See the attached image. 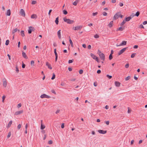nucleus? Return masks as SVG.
<instances>
[{"label": "nucleus", "mask_w": 147, "mask_h": 147, "mask_svg": "<svg viewBox=\"0 0 147 147\" xmlns=\"http://www.w3.org/2000/svg\"><path fill=\"white\" fill-rule=\"evenodd\" d=\"M64 22H66L67 23L69 24H72L74 23V21L71 20L69 19H67L66 18H63Z\"/></svg>", "instance_id": "nucleus-1"}, {"label": "nucleus", "mask_w": 147, "mask_h": 147, "mask_svg": "<svg viewBox=\"0 0 147 147\" xmlns=\"http://www.w3.org/2000/svg\"><path fill=\"white\" fill-rule=\"evenodd\" d=\"M98 53L99 54L101 59L104 61L105 59V56L104 54L99 50L98 51Z\"/></svg>", "instance_id": "nucleus-2"}, {"label": "nucleus", "mask_w": 147, "mask_h": 147, "mask_svg": "<svg viewBox=\"0 0 147 147\" xmlns=\"http://www.w3.org/2000/svg\"><path fill=\"white\" fill-rule=\"evenodd\" d=\"M82 26H78L75 27H73V29L75 30H81L82 28Z\"/></svg>", "instance_id": "nucleus-3"}, {"label": "nucleus", "mask_w": 147, "mask_h": 147, "mask_svg": "<svg viewBox=\"0 0 147 147\" xmlns=\"http://www.w3.org/2000/svg\"><path fill=\"white\" fill-rule=\"evenodd\" d=\"M127 48V47L124 48L120 51L118 53V55H119L123 53L126 50Z\"/></svg>", "instance_id": "nucleus-4"}, {"label": "nucleus", "mask_w": 147, "mask_h": 147, "mask_svg": "<svg viewBox=\"0 0 147 147\" xmlns=\"http://www.w3.org/2000/svg\"><path fill=\"white\" fill-rule=\"evenodd\" d=\"M120 15V12H118L116 13L114 16L113 17V20H116L119 17V16Z\"/></svg>", "instance_id": "nucleus-5"}, {"label": "nucleus", "mask_w": 147, "mask_h": 147, "mask_svg": "<svg viewBox=\"0 0 147 147\" xmlns=\"http://www.w3.org/2000/svg\"><path fill=\"white\" fill-rule=\"evenodd\" d=\"M20 15L23 17H25V11L23 9H21L20 10Z\"/></svg>", "instance_id": "nucleus-6"}, {"label": "nucleus", "mask_w": 147, "mask_h": 147, "mask_svg": "<svg viewBox=\"0 0 147 147\" xmlns=\"http://www.w3.org/2000/svg\"><path fill=\"white\" fill-rule=\"evenodd\" d=\"M33 29H34V28L32 26H30L29 27V29L28 30V33L29 34H31L32 32V31H33Z\"/></svg>", "instance_id": "nucleus-7"}, {"label": "nucleus", "mask_w": 147, "mask_h": 147, "mask_svg": "<svg viewBox=\"0 0 147 147\" xmlns=\"http://www.w3.org/2000/svg\"><path fill=\"white\" fill-rule=\"evenodd\" d=\"M98 132L100 134H105L107 133V130H99Z\"/></svg>", "instance_id": "nucleus-8"}, {"label": "nucleus", "mask_w": 147, "mask_h": 147, "mask_svg": "<svg viewBox=\"0 0 147 147\" xmlns=\"http://www.w3.org/2000/svg\"><path fill=\"white\" fill-rule=\"evenodd\" d=\"M54 53L55 56V61L56 62L57 61L58 58V55L56 52V49H55L54 50Z\"/></svg>", "instance_id": "nucleus-9"}, {"label": "nucleus", "mask_w": 147, "mask_h": 147, "mask_svg": "<svg viewBox=\"0 0 147 147\" xmlns=\"http://www.w3.org/2000/svg\"><path fill=\"white\" fill-rule=\"evenodd\" d=\"M134 16L131 15L130 16L125 18V22H128Z\"/></svg>", "instance_id": "nucleus-10"}, {"label": "nucleus", "mask_w": 147, "mask_h": 147, "mask_svg": "<svg viewBox=\"0 0 147 147\" xmlns=\"http://www.w3.org/2000/svg\"><path fill=\"white\" fill-rule=\"evenodd\" d=\"M23 111L22 110L16 112L15 113V115H18L23 113Z\"/></svg>", "instance_id": "nucleus-11"}, {"label": "nucleus", "mask_w": 147, "mask_h": 147, "mask_svg": "<svg viewBox=\"0 0 147 147\" xmlns=\"http://www.w3.org/2000/svg\"><path fill=\"white\" fill-rule=\"evenodd\" d=\"M115 86L117 87H119L120 86L121 83L115 81Z\"/></svg>", "instance_id": "nucleus-12"}, {"label": "nucleus", "mask_w": 147, "mask_h": 147, "mask_svg": "<svg viewBox=\"0 0 147 147\" xmlns=\"http://www.w3.org/2000/svg\"><path fill=\"white\" fill-rule=\"evenodd\" d=\"M127 42L125 41H123L119 44V46L125 45H126Z\"/></svg>", "instance_id": "nucleus-13"}, {"label": "nucleus", "mask_w": 147, "mask_h": 147, "mask_svg": "<svg viewBox=\"0 0 147 147\" xmlns=\"http://www.w3.org/2000/svg\"><path fill=\"white\" fill-rule=\"evenodd\" d=\"M22 54L23 57L24 58L26 59H27L28 58V57L27 56L25 53L22 51Z\"/></svg>", "instance_id": "nucleus-14"}, {"label": "nucleus", "mask_w": 147, "mask_h": 147, "mask_svg": "<svg viewBox=\"0 0 147 147\" xmlns=\"http://www.w3.org/2000/svg\"><path fill=\"white\" fill-rule=\"evenodd\" d=\"M18 31V32L20 31V30H18L17 28H16L12 30V34H14L16 32Z\"/></svg>", "instance_id": "nucleus-15"}, {"label": "nucleus", "mask_w": 147, "mask_h": 147, "mask_svg": "<svg viewBox=\"0 0 147 147\" xmlns=\"http://www.w3.org/2000/svg\"><path fill=\"white\" fill-rule=\"evenodd\" d=\"M46 65L48 67V68L51 69H52V67H51V65L50 64H49V63L47 62L46 63Z\"/></svg>", "instance_id": "nucleus-16"}, {"label": "nucleus", "mask_w": 147, "mask_h": 147, "mask_svg": "<svg viewBox=\"0 0 147 147\" xmlns=\"http://www.w3.org/2000/svg\"><path fill=\"white\" fill-rule=\"evenodd\" d=\"M61 30H59L57 32V35L59 38L60 39L61 38Z\"/></svg>", "instance_id": "nucleus-17"}, {"label": "nucleus", "mask_w": 147, "mask_h": 147, "mask_svg": "<svg viewBox=\"0 0 147 147\" xmlns=\"http://www.w3.org/2000/svg\"><path fill=\"white\" fill-rule=\"evenodd\" d=\"M113 21H111L108 25V26L110 28L111 27L113 26Z\"/></svg>", "instance_id": "nucleus-18"}, {"label": "nucleus", "mask_w": 147, "mask_h": 147, "mask_svg": "<svg viewBox=\"0 0 147 147\" xmlns=\"http://www.w3.org/2000/svg\"><path fill=\"white\" fill-rule=\"evenodd\" d=\"M3 86L4 87H6V86H7V82H6L5 79H4V80H3Z\"/></svg>", "instance_id": "nucleus-19"}, {"label": "nucleus", "mask_w": 147, "mask_h": 147, "mask_svg": "<svg viewBox=\"0 0 147 147\" xmlns=\"http://www.w3.org/2000/svg\"><path fill=\"white\" fill-rule=\"evenodd\" d=\"M6 15L8 16H10L11 15V11L9 9L7 10V12Z\"/></svg>", "instance_id": "nucleus-20"}, {"label": "nucleus", "mask_w": 147, "mask_h": 147, "mask_svg": "<svg viewBox=\"0 0 147 147\" xmlns=\"http://www.w3.org/2000/svg\"><path fill=\"white\" fill-rule=\"evenodd\" d=\"M124 29V28H122L121 27H119V28H117V31H122Z\"/></svg>", "instance_id": "nucleus-21"}, {"label": "nucleus", "mask_w": 147, "mask_h": 147, "mask_svg": "<svg viewBox=\"0 0 147 147\" xmlns=\"http://www.w3.org/2000/svg\"><path fill=\"white\" fill-rule=\"evenodd\" d=\"M47 95L45 94H43L41 95L40 97L42 98H46Z\"/></svg>", "instance_id": "nucleus-22"}, {"label": "nucleus", "mask_w": 147, "mask_h": 147, "mask_svg": "<svg viewBox=\"0 0 147 147\" xmlns=\"http://www.w3.org/2000/svg\"><path fill=\"white\" fill-rule=\"evenodd\" d=\"M37 18V16L36 15L33 14H32L31 16V18H35L36 19Z\"/></svg>", "instance_id": "nucleus-23"}, {"label": "nucleus", "mask_w": 147, "mask_h": 147, "mask_svg": "<svg viewBox=\"0 0 147 147\" xmlns=\"http://www.w3.org/2000/svg\"><path fill=\"white\" fill-rule=\"evenodd\" d=\"M55 22L56 24L57 25L59 23V17H57L55 19Z\"/></svg>", "instance_id": "nucleus-24"}, {"label": "nucleus", "mask_w": 147, "mask_h": 147, "mask_svg": "<svg viewBox=\"0 0 147 147\" xmlns=\"http://www.w3.org/2000/svg\"><path fill=\"white\" fill-rule=\"evenodd\" d=\"M12 123V121H10L9 123H8V125H7V127H9L11 125Z\"/></svg>", "instance_id": "nucleus-25"}, {"label": "nucleus", "mask_w": 147, "mask_h": 147, "mask_svg": "<svg viewBox=\"0 0 147 147\" xmlns=\"http://www.w3.org/2000/svg\"><path fill=\"white\" fill-rule=\"evenodd\" d=\"M69 38H70V39L69 40V41L71 45V46L72 47H73V42H72L71 40V39L70 36L69 37Z\"/></svg>", "instance_id": "nucleus-26"}, {"label": "nucleus", "mask_w": 147, "mask_h": 147, "mask_svg": "<svg viewBox=\"0 0 147 147\" xmlns=\"http://www.w3.org/2000/svg\"><path fill=\"white\" fill-rule=\"evenodd\" d=\"M45 125H43V124H41L40 126V129H43L45 128Z\"/></svg>", "instance_id": "nucleus-27"}, {"label": "nucleus", "mask_w": 147, "mask_h": 147, "mask_svg": "<svg viewBox=\"0 0 147 147\" xmlns=\"http://www.w3.org/2000/svg\"><path fill=\"white\" fill-rule=\"evenodd\" d=\"M78 2V0H77L73 2V4L75 6H76L77 5Z\"/></svg>", "instance_id": "nucleus-28"}, {"label": "nucleus", "mask_w": 147, "mask_h": 147, "mask_svg": "<svg viewBox=\"0 0 147 147\" xmlns=\"http://www.w3.org/2000/svg\"><path fill=\"white\" fill-rule=\"evenodd\" d=\"M90 55L92 58L94 59H95V58L96 57V55L92 53H91Z\"/></svg>", "instance_id": "nucleus-29"}, {"label": "nucleus", "mask_w": 147, "mask_h": 147, "mask_svg": "<svg viewBox=\"0 0 147 147\" xmlns=\"http://www.w3.org/2000/svg\"><path fill=\"white\" fill-rule=\"evenodd\" d=\"M55 75L54 73H53V76H52V78H51V80H54V79H55Z\"/></svg>", "instance_id": "nucleus-30"}, {"label": "nucleus", "mask_w": 147, "mask_h": 147, "mask_svg": "<svg viewBox=\"0 0 147 147\" xmlns=\"http://www.w3.org/2000/svg\"><path fill=\"white\" fill-rule=\"evenodd\" d=\"M140 14V13L139 11H138L136 12V13L135 14V15L134 16H136L137 17H138L139 15Z\"/></svg>", "instance_id": "nucleus-31"}, {"label": "nucleus", "mask_w": 147, "mask_h": 147, "mask_svg": "<svg viewBox=\"0 0 147 147\" xmlns=\"http://www.w3.org/2000/svg\"><path fill=\"white\" fill-rule=\"evenodd\" d=\"M126 22L125 21V20H123V21L121 23L120 25L122 26H123Z\"/></svg>", "instance_id": "nucleus-32"}, {"label": "nucleus", "mask_w": 147, "mask_h": 147, "mask_svg": "<svg viewBox=\"0 0 147 147\" xmlns=\"http://www.w3.org/2000/svg\"><path fill=\"white\" fill-rule=\"evenodd\" d=\"M21 34L22 36L24 37V36L25 35L24 33V32L23 30H22L21 31Z\"/></svg>", "instance_id": "nucleus-33"}, {"label": "nucleus", "mask_w": 147, "mask_h": 147, "mask_svg": "<svg viewBox=\"0 0 147 147\" xmlns=\"http://www.w3.org/2000/svg\"><path fill=\"white\" fill-rule=\"evenodd\" d=\"M136 55V53H132L131 56V57L132 58H133L134 57L135 55Z\"/></svg>", "instance_id": "nucleus-34"}, {"label": "nucleus", "mask_w": 147, "mask_h": 147, "mask_svg": "<svg viewBox=\"0 0 147 147\" xmlns=\"http://www.w3.org/2000/svg\"><path fill=\"white\" fill-rule=\"evenodd\" d=\"M9 40H6L5 44L6 45H9Z\"/></svg>", "instance_id": "nucleus-35"}, {"label": "nucleus", "mask_w": 147, "mask_h": 147, "mask_svg": "<svg viewBox=\"0 0 147 147\" xmlns=\"http://www.w3.org/2000/svg\"><path fill=\"white\" fill-rule=\"evenodd\" d=\"M63 13L65 15H66L67 14L68 12L66 10H64L63 11Z\"/></svg>", "instance_id": "nucleus-36"}, {"label": "nucleus", "mask_w": 147, "mask_h": 147, "mask_svg": "<svg viewBox=\"0 0 147 147\" xmlns=\"http://www.w3.org/2000/svg\"><path fill=\"white\" fill-rule=\"evenodd\" d=\"M113 58V56L111 54H110L109 57V59L110 60L112 59Z\"/></svg>", "instance_id": "nucleus-37"}, {"label": "nucleus", "mask_w": 147, "mask_h": 147, "mask_svg": "<svg viewBox=\"0 0 147 147\" xmlns=\"http://www.w3.org/2000/svg\"><path fill=\"white\" fill-rule=\"evenodd\" d=\"M106 76L109 79H111L112 78V76H110L108 74Z\"/></svg>", "instance_id": "nucleus-38"}, {"label": "nucleus", "mask_w": 147, "mask_h": 147, "mask_svg": "<svg viewBox=\"0 0 147 147\" xmlns=\"http://www.w3.org/2000/svg\"><path fill=\"white\" fill-rule=\"evenodd\" d=\"M131 78V77L130 76H128L126 78H125V80H126V81H127V80H129Z\"/></svg>", "instance_id": "nucleus-39"}, {"label": "nucleus", "mask_w": 147, "mask_h": 147, "mask_svg": "<svg viewBox=\"0 0 147 147\" xmlns=\"http://www.w3.org/2000/svg\"><path fill=\"white\" fill-rule=\"evenodd\" d=\"M26 65H25L24 63L23 62H22V68H25V67Z\"/></svg>", "instance_id": "nucleus-40"}, {"label": "nucleus", "mask_w": 147, "mask_h": 147, "mask_svg": "<svg viewBox=\"0 0 147 147\" xmlns=\"http://www.w3.org/2000/svg\"><path fill=\"white\" fill-rule=\"evenodd\" d=\"M74 60V59L69 60L68 61L69 63H72L73 62Z\"/></svg>", "instance_id": "nucleus-41"}, {"label": "nucleus", "mask_w": 147, "mask_h": 147, "mask_svg": "<svg viewBox=\"0 0 147 147\" xmlns=\"http://www.w3.org/2000/svg\"><path fill=\"white\" fill-rule=\"evenodd\" d=\"M99 37V36L98 35V34H96L94 36V38H98Z\"/></svg>", "instance_id": "nucleus-42"}, {"label": "nucleus", "mask_w": 147, "mask_h": 147, "mask_svg": "<svg viewBox=\"0 0 147 147\" xmlns=\"http://www.w3.org/2000/svg\"><path fill=\"white\" fill-rule=\"evenodd\" d=\"M16 71L17 72V73H18L19 72V69H18V67L16 66Z\"/></svg>", "instance_id": "nucleus-43"}, {"label": "nucleus", "mask_w": 147, "mask_h": 147, "mask_svg": "<svg viewBox=\"0 0 147 147\" xmlns=\"http://www.w3.org/2000/svg\"><path fill=\"white\" fill-rule=\"evenodd\" d=\"M11 132H9V133H8V135H7V137L8 138H9V137H10L11 135Z\"/></svg>", "instance_id": "nucleus-44"}, {"label": "nucleus", "mask_w": 147, "mask_h": 147, "mask_svg": "<svg viewBox=\"0 0 147 147\" xmlns=\"http://www.w3.org/2000/svg\"><path fill=\"white\" fill-rule=\"evenodd\" d=\"M83 72V71L82 69H80L79 71V73L80 74H82Z\"/></svg>", "instance_id": "nucleus-45"}, {"label": "nucleus", "mask_w": 147, "mask_h": 147, "mask_svg": "<svg viewBox=\"0 0 147 147\" xmlns=\"http://www.w3.org/2000/svg\"><path fill=\"white\" fill-rule=\"evenodd\" d=\"M53 143V141L51 140H50L48 142V143L49 144H52Z\"/></svg>", "instance_id": "nucleus-46"}, {"label": "nucleus", "mask_w": 147, "mask_h": 147, "mask_svg": "<svg viewBox=\"0 0 147 147\" xmlns=\"http://www.w3.org/2000/svg\"><path fill=\"white\" fill-rule=\"evenodd\" d=\"M105 122L107 125H109V121H105Z\"/></svg>", "instance_id": "nucleus-47"}, {"label": "nucleus", "mask_w": 147, "mask_h": 147, "mask_svg": "<svg viewBox=\"0 0 147 147\" xmlns=\"http://www.w3.org/2000/svg\"><path fill=\"white\" fill-rule=\"evenodd\" d=\"M103 15L104 16H107V13L105 11H104L103 13Z\"/></svg>", "instance_id": "nucleus-48"}, {"label": "nucleus", "mask_w": 147, "mask_h": 147, "mask_svg": "<svg viewBox=\"0 0 147 147\" xmlns=\"http://www.w3.org/2000/svg\"><path fill=\"white\" fill-rule=\"evenodd\" d=\"M36 1H33L32 2V4L33 5L35 4L36 3Z\"/></svg>", "instance_id": "nucleus-49"}, {"label": "nucleus", "mask_w": 147, "mask_h": 147, "mask_svg": "<svg viewBox=\"0 0 147 147\" xmlns=\"http://www.w3.org/2000/svg\"><path fill=\"white\" fill-rule=\"evenodd\" d=\"M5 98V96H3L2 97V102H4V100Z\"/></svg>", "instance_id": "nucleus-50"}, {"label": "nucleus", "mask_w": 147, "mask_h": 147, "mask_svg": "<svg viewBox=\"0 0 147 147\" xmlns=\"http://www.w3.org/2000/svg\"><path fill=\"white\" fill-rule=\"evenodd\" d=\"M129 67V64L128 63H127L125 65V67L126 68H127Z\"/></svg>", "instance_id": "nucleus-51"}, {"label": "nucleus", "mask_w": 147, "mask_h": 147, "mask_svg": "<svg viewBox=\"0 0 147 147\" xmlns=\"http://www.w3.org/2000/svg\"><path fill=\"white\" fill-rule=\"evenodd\" d=\"M21 125L20 124H19L18 126L17 127H18V129H19L21 128Z\"/></svg>", "instance_id": "nucleus-52"}, {"label": "nucleus", "mask_w": 147, "mask_h": 147, "mask_svg": "<svg viewBox=\"0 0 147 147\" xmlns=\"http://www.w3.org/2000/svg\"><path fill=\"white\" fill-rule=\"evenodd\" d=\"M98 14V12H96L95 13H92V15L93 16H95Z\"/></svg>", "instance_id": "nucleus-53"}, {"label": "nucleus", "mask_w": 147, "mask_h": 147, "mask_svg": "<svg viewBox=\"0 0 147 147\" xmlns=\"http://www.w3.org/2000/svg\"><path fill=\"white\" fill-rule=\"evenodd\" d=\"M95 59V60L98 62H99V61H98V58L96 56V57L95 58V59Z\"/></svg>", "instance_id": "nucleus-54"}, {"label": "nucleus", "mask_w": 147, "mask_h": 147, "mask_svg": "<svg viewBox=\"0 0 147 147\" xmlns=\"http://www.w3.org/2000/svg\"><path fill=\"white\" fill-rule=\"evenodd\" d=\"M34 61L33 60L31 61V65H34Z\"/></svg>", "instance_id": "nucleus-55"}, {"label": "nucleus", "mask_w": 147, "mask_h": 147, "mask_svg": "<svg viewBox=\"0 0 147 147\" xmlns=\"http://www.w3.org/2000/svg\"><path fill=\"white\" fill-rule=\"evenodd\" d=\"M64 127V123H62L61 125V127L62 128H63Z\"/></svg>", "instance_id": "nucleus-56"}, {"label": "nucleus", "mask_w": 147, "mask_h": 147, "mask_svg": "<svg viewBox=\"0 0 147 147\" xmlns=\"http://www.w3.org/2000/svg\"><path fill=\"white\" fill-rule=\"evenodd\" d=\"M143 25H145L146 24H147V21H144L143 22Z\"/></svg>", "instance_id": "nucleus-57"}, {"label": "nucleus", "mask_w": 147, "mask_h": 147, "mask_svg": "<svg viewBox=\"0 0 147 147\" xmlns=\"http://www.w3.org/2000/svg\"><path fill=\"white\" fill-rule=\"evenodd\" d=\"M101 72V71L100 70H98L97 71V73L98 74H100Z\"/></svg>", "instance_id": "nucleus-58"}, {"label": "nucleus", "mask_w": 147, "mask_h": 147, "mask_svg": "<svg viewBox=\"0 0 147 147\" xmlns=\"http://www.w3.org/2000/svg\"><path fill=\"white\" fill-rule=\"evenodd\" d=\"M119 5L121 7H122V6H123V3H119Z\"/></svg>", "instance_id": "nucleus-59"}, {"label": "nucleus", "mask_w": 147, "mask_h": 147, "mask_svg": "<svg viewBox=\"0 0 147 147\" xmlns=\"http://www.w3.org/2000/svg\"><path fill=\"white\" fill-rule=\"evenodd\" d=\"M52 11V9H50L49 10V13H48V15L50 16V13H51V12Z\"/></svg>", "instance_id": "nucleus-60"}, {"label": "nucleus", "mask_w": 147, "mask_h": 147, "mask_svg": "<svg viewBox=\"0 0 147 147\" xmlns=\"http://www.w3.org/2000/svg\"><path fill=\"white\" fill-rule=\"evenodd\" d=\"M22 106V104L21 103H19L18 105V108H20Z\"/></svg>", "instance_id": "nucleus-61"}, {"label": "nucleus", "mask_w": 147, "mask_h": 147, "mask_svg": "<svg viewBox=\"0 0 147 147\" xmlns=\"http://www.w3.org/2000/svg\"><path fill=\"white\" fill-rule=\"evenodd\" d=\"M91 45H89L88 46V48L89 49H91Z\"/></svg>", "instance_id": "nucleus-62"}, {"label": "nucleus", "mask_w": 147, "mask_h": 147, "mask_svg": "<svg viewBox=\"0 0 147 147\" xmlns=\"http://www.w3.org/2000/svg\"><path fill=\"white\" fill-rule=\"evenodd\" d=\"M140 28H144V26H143V25L141 24L140 25Z\"/></svg>", "instance_id": "nucleus-63"}, {"label": "nucleus", "mask_w": 147, "mask_h": 147, "mask_svg": "<svg viewBox=\"0 0 147 147\" xmlns=\"http://www.w3.org/2000/svg\"><path fill=\"white\" fill-rule=\"evenodd\" d=\"M138 47V46L137 45H134V49H137Z\"/></svg>", "instance_id": "nucleus-64"}]
</instances>
